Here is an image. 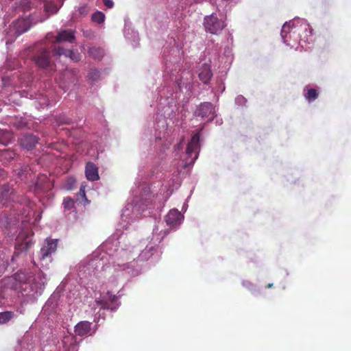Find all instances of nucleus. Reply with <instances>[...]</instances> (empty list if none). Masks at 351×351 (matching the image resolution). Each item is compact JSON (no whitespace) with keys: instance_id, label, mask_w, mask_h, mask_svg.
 Masks as SVG:
<instances>
[{"instance_id":"obj_1","label":"nucleus","mask_w":351,"mask_h":351,"mask_svg":"<svg viewBox=\"0 0 351 351\" xmlns=\"http://www.w3.org/2000/svg\"><path fill=\"white\" fill-rule=\"evenodd\" d=\"M31 59L40 69L55 70V64L51 60L50 51L47 48H40L36 50Z\"/></svg>"},{"instance_id":"obj_2","label":"nucleus","mask_w":351,"mask_h":351,"mask_svg":"<svg viewBox=\"0 0 351 351\" xmlns=\"http://www.w3.org/2000/svg\"><path fill=\"white\" fill-rule=\"evenodd\" d=\"M32 27V22L29 18H19L13 21L7 33L8 40L12 42L18 36L27 32Z\"/></svg>"},{"instance_id":"obj_3","label":"nucleus","mask_w":351,"mask_h":351,"mask_svg":"<svg viewBox=\"0 0 351 351\" xmlns=\"http://www.w3.org/2000/svg\"><path fill=\"white\" fill-rule=\"evenodd\" d=\"M203 25L206 32L216 35L219 34L226 26L225 21L219 19L214 13L204 17Z\"/></svg>"},{"instance_id":"obj_4","label":"nucleus","mask_w":351,"mask_h":351,"mask_svg":"<svg viewBox=\"0 0 351 351\" xmlns=\"http://www.w3.org/2000/svg\"><path fill=\"white\" fill-rule=\"evenodd\" d=\"M199 147V134H195L191 137L190 142L187 145L186 154L191 158V162H194L198 157V149Z\"/></svg>"},{"instance_id":"obj_5","label":"nucleus","mask_w":351,"mask_h":351,"mask_svg":"<svg viewBox=\"0 0 351 351\" xmlns=\"http://www.w3.org/2000/svg\"><path fill=\"white\" fill-rule=\"evenodd\" d=\"M215 107L210 102L202 103L196 111L197 116L208 118L210 121H212L215 117Z\"/></svg>"},{"instance_id":"obj_6","label":"nucleus","mask_w":351,"mask_h":351,"mask_svg":"<svg viewBox=\"0 0 351 351\" xmlns=\"http://www.w3.org/2000/svg\"><path fill=\"white\" fill-rule=\"evenodd\" d=\"M19 141L23 148L32 150L38 143V138L32 134H25L19 138Z\"/></svg>"},{"instance_id":"obj_7","label":"nucleus","mask_w":351,"mask_h":351,"mask_svg":"<svg viewBox=\"0 0 351 351\" xmlns=\"http://www.w3.org/2000/svg\"><path fill=\"white\" fill-rule=\"evenodd\" d=\"M57 241L53 239H47L46 243L44 245L40 251V259L44 260L48 256H51L56 251Z\"/></svg>"},{"instance_id":"obj_8","label":"nucleus","mask_w":351,"mask_h":351,"mask_svg":"<svg viewBox=\"0 0 351 351\" xmlns=\"http://www.w3.org/2000/svg\"><path fill=\"white\" fill-rule=\"evenodd\" d=\"M75 40V31L72 29L60 30L56 36V41L57 43L69 42L70 43H73Z\"/></svg>"},{"instance_id":"obj_9","label":"nucleus","mask_w":351,"mask_h":351,"mask_svg":"<svg viewBox=\"0 0 351 351\" xmlns=\"http://www.w3.org/2000/svg\"><path fill=\"white\" fill-rule=\"evenodd\" d=\"M183 218L182 215L177 209L170 210L165 217V221L169 226L180 224Z\"/></svg>"},{"instance_id":"obj_10","label":"nucleus","mask_w":351,"mask_h":351,"mask_svg":"<svg viewBox=\"0 0 351 351\" xmlns=\"http://www.w3.org/2000/svg\"><path fill=\"white\" fill-rule=\"evenodd\" d=\"M85 175L87 180L96 181L99 179L97 167L92 162H88L85 167Z\"/></svg>"},{"instance_id":"obj_11","label":"nucleus","mask_w":351,"mask_h":351,"mask_svg":"<svg viewBox=\"0 0 351 351\" xmlns=\"http://www.w3.org/2000/svg\"><path fill=\"white\" fill-rule=\"evenodd\" d=\"M54 56H64L65 57L70 58L72 60L77 62L80 60V54L75 53L71 49H65L62 47H58L53 49Z\"/></svg>"},{"instance_id":"obj_12","label":"nucleus","mask_w":351,"mask_h":351,"mask_svg":"<svg viewBox=\"0 0 351 351\" xmlns=\"http://www.w3.org/2000/svg\"><path fill=\"white\" fill-rule=\"evenodd\" d=\"M199 71L198 77L199 80L204 84H208L213 76L210 66L206 64H204L202 65Z\"/></svg>"},{"instance_id":"obj_13","label":"nucleus","mask_w":351,"mask_h":351,"mask_svg":"<svg viewBox=\"0 0 351 351\" xmlns=\"http://www.w3.org/2000/svg\"><path fill=\"white\" fill-rule=\"evenodd\" d=\"M91 328V323L88 321H82L75 326V332L77 335L84 336L89 333Z\"/></svg>"},{"instance_id":"obj_14","label":"nucleus","mask_w":351,"mask_h":351,"mask_svg":"<svg viewBox=\"0 0 351 351\" xmlns=\"http://www.w3.org/2000/svg\"><path fill=\"white\" fill-rule=\"evenodd\" d=\"M293 22L289 21V23H286L282 28L281 31V36L284 40V43L289 45V40H288V36L291 34V24H292Z\"/></svg>"},{"instance_id":"obj_15","label":"nucleus","mask_w":351,"mask_h":351,"mask_svg":"<svg viewBox=\"0 0 351 351\" xmlns=\"http://www.w3.org/2000/svg\"><path fill=\"white\" fill-rule=\"evenodd\" d=\"M15 156V152L11 149H4L0 152L1 160L5 162H9L10 160L14 159Z\"/></svg>"},{"instance_id":"obj_16","label":"nucleus","mask_w":351,"mask_h":351,"mask_svg":"<svg viewBox=\"0 0 351 351\" xmlns=\"http://www.w3.org/2000/svg\"><path fill=\"white\" fill-rule=\"evenodd\" d=\"M319 95V93L317 90L315 88H308L307 89L306 93L304 94V97L308 102H313L315 101Z\"/></svg>"},{"instance_id":"obj_17","label":"nucleus","mask_w":351,"mask_h":351,"mask_svg":"<svg viewBox=\"0 0 351 351\" xmlns=\"http://www.w3.org/2000/svg\"><path fill=\"white\" fill-rule=\"evenodd\" d=\"M14 315L12 311H4L0 313V324L8 322Z\"/></svg>"},{"instance_id":"obj_18","label":"nucleus","mask_w":351,"mask_h":351,"mask_svg":"<svg viewBox=\"0 0 351 351\" xmlns=\"http://www.w3.org/2000/svg\"><path fill=\"white\" fill-rule=\"evenodd\" d=\"M14 138L13 134L9 131L4 132L0 136V143L3 145H7L11 142Z\"/></svg>"},{"instance_id":"obj_19","label":"nucleus","mask_w":351,"mask_h":351,"mask_svg":"<svg viewBox=\"0 0 351 351\" xmlns=\"http://www.w3.org/2000/svg\"><path fill=\"white\" fill-rule=\"evenodd\" d=\"M88 53L94 58L98 59V60L101 58L103 55H104L103 50L101 49H100V48H97V47H91L89 49Z\"/></svg>"},{"instance_id":"obj_20","label":"nucleus","mask_w":351,"mask_h":351,"mask_svg":"<svg viewBox=\"0 0 351 351\" xmlns=\"http://www.w3.org/2000/svg\"><path fill=\"white\" fill-rule=\"evenodd\" d=\"M105 15L103 12L97 11L92 15V21L99 24L102 23L104 21Z\"/></svg>"},{"instance_id":"obj_21","label":"nucleus","mask_w":351,"mask_h":351,"mask_svg":"<svg viewBox=\"0 0 351 351\" xmlns=\"http://www.w3.org/2000/svg\"><path fill=\"white\" fill-rule=\"evenodd\" d=\"M77 196L78 200H82L86 203H89V201L88 200L86 195L85 186L84 184L81 185L80 191H79Z\"/></svg>"},{"instance_id":"obj_22","label":"nucleus","mask_w":351,"mask_h":351,"mask_svg":"<svg viewBox=\"0 0 351 351\" xmlns=\"http://www.w3.org/2000/svg\"><path fill=\"white\" fill-rule=\"evenodd\" d=\"M62 204L64 206V209L71 210L73 208H74L75 202L71 197H66L64 199Z\"/></svg>"},{"instance_id":"obj_23","label":"nucleus","mask_w":351,"mask_h":351,"mask_svg":"<svg viewBox=\"0 0 351 351\" xmlns=\"http://www.w3.org/2000/svg\"><path fill=\"white\" fill-rule=\"evenodd\" d=\"M75 182L76 180L75 178L69 177L65 181L64 188L68 191H71L74 188Z\"/></svg>"},{"instance_id":"obj_24","label":"nucleus","mask_w":351,"mask_h":351,"mask_svg":"<svg viewBox=\"0 0 351 351\" xmlns=\"http://www.w3.org/2000/svg\"><path fill=\"white\" fill-rule=\"evenodd\" d=\"M88 76L92 81H97L100 77V71L95 69H91Z\"/></svg>"},{"instance_id":"obj_25","label":"nucleus","mask_w":351,"mask_h":351,"mask_svg":"<svg viewBox=\"0 0 351 351\" xmlns=\"http://www.w3.org/2000/svg\"><path fill=\"white\" fill-rule=\"evenodd\" d=\"M90 8L87 4H84L78 8L80 15L86 16L88 14Z\"/></svg>"},{"instance_id":"obj_26","label":"nucleus","mask_w":351,"mask_h":351,"mask_svg":"<svg viewBox=\"0 0 351 351\" xmlns=\"http://www.w3.org/2000/svg\"><path fill=\"white\" fill-rule=\"evenodd\" d=\"M96 303L100 306V307L101 308H104V309H108V308H110L111 310H114L113 308H110L108 302L106 301H103V300H96L95 301Z\"/></svg>"},{"instance_id":"obj_27","label":"nucleus","mask_w":351,"mask_h":351,"mask_svg":"<svg viewBox=\"0 0 351 351\" xmlns=\"http://www.w3.org/2000/svg\"><path fill=\"white\" fill-rule=\"evenodd\" d=\"M45 8L47 12L51 10L53 13L56 12L58 10L56 6L52 3H46L45 4Z\"/></svg>"},{"instance_id":"obj_28","label":"nucleus","mask_w":351,"mask_h":351,"mask_svg":"<svg viewBox=\"0 0 351 351\" xmlns=\"http://www.w3.org/2000/svg\"><path fill=\"white\" fill-rule=\"evenodd\" d=\"M103 2L108 8H112L114 5V2L112 0H103Z\"/></svg>"},{"instance_id":"obj_29","label":"nucleus","mask_w":351,"mask_h":351,"mask_svg":"<svg viewBox=\"0 0 351 351\" xmlns=\"http://www.w3.org/2000/svg\"><path fill=\"white\" fill-rule=\"evenodd\" d=\"M117 299V297L115 295H110V300L112 302H115Z\"/></svg>"},{"instance_id":"obj_30","label":"nucleus","mask_w":351,"mask_h":351,"mask_svg":"<svg viewBox=\"0 0 351 351\" xmlns=\"http://www.w3.org/2000/svg\"><path fill=\"white\" fill-rule=\"evenodd\" d=\"M25 125V123H22V122H20L18 125H17V127L18 128H23Z\"/></svg>"},{"instance_id":"obj_31","label":"nucleus","mask_w":351,"mask_h":351,"mask_svg":"<svg viewBox=\"0 0 351 351\" xmlns=\"http://www.w3.org/2000/svg\"><path fill=\"white\" fill-rule=\"evenodd\" d=\"M272 285H273V284H269V285H267V287H268V288H270V287H272Z\"/></svg>"}]
</instances>
